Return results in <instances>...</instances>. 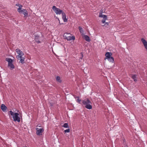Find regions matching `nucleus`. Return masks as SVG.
<instances>
[{
	"label": "nucleus",
	"mask_w": 147,
	"mask_h": 147,
	"mask_svg": "<svg viewBox=\"0 0 147 147\" xmlns=\"http://www.w3.org/2000/svg\"><path fill=\"white\" fill-rule=\"evenodd\" d=\"M83 104L85 106V107L88 109H91L92 108L91 105L92 103L90 101L88 98L83 100L82 101Z\"/></svg>",
	"instance_id": "f257e3e1"
},
{
	"label": "nucleus",
	"mask_w": 147,
	"mask_h": 147,
	"mask_svg": "<svg viewBox=\"0 0 147 147\" xmlns=\"http://www.w3.org/2000/svg\"><path fill=\"white\" fill-rule=\"evenodd\" d=\"M107 19V16L105 17H103L102 20V24H104L106 20Z\"/></svg>",
	"instance_id": "412c9836"
},
{
	"label": "nucleus",
	"mask_w": 147,
	"mask_h": 147,
	"mask_svg": "<svg viewBox=\"0 0 147 147\" xmlns=\"http://www.w3.org/2000/svg\"><path fill=\"white\" fill-rule=\"evenodd\" d=\"M24 58L23 57H22L20 58V63H21L22 64H23L24 63Z\"/></svg>",
	"instance_id": "6ab92c4d"
},
{
	"label": "nucleus",
	"mask_w": 147,
	"mask_h": 147,
	"mask_svg": "<svg viewBox=\"0 0 147 147\" xmlns=\"http://www.w3.org/2000/svg\"><path fill=\"white\" fill-rule=\"evenodd\" d=\"M50 105L51 106H52L53 105L52 104L50 103Z\"/></svg>",
	"instance_id": "473e14b6"
},
{
	"label": "nucleus",
	"mask_w": 147,
	"mask_h": 147,
	"mask_svg": "<svg viewBox=\"0 0 147 147\" xmlns=\"http://www.w3.org/2000/svg\"><path fill=\"white\" fill-rule=\"evenodd\" d=\"M16 52L21 57H22L24 54L19 49H18L16 50Z\"/></svg>",
	"instance_id": "9d476101"
},
{
	"label": "nucleus",
	"mask_w": 147,
	"mask_h": 147,
	"mask_svg": "<svg viewBox=\"0 0 147 147\" xmlns=\"http://www.w3.org/2000/svg\"><path fill=\"white\" fill-rule=\"evenodd\" d=\"M39 36H36L35 38V42L38 43H40L41 42L40 40H38Z\"/></svg>",
	"instance_id": "f3484780"
},
{
	"label": "nucleus",
	"mask_w": 147,
	"mask_h": 147,
	"mask_svg": "<svg viewBox=\"0 0 147 147\" xmlns=\"http://www.w3.org/2000/svg\"><path fill=\"white\" fill-rule=\"evenodd\" d=\"M63 127L65 128H69V126L67 123H65L63 125Z\"/></svg>",
	"instance_id": "b1692460"
},
{
	"label": "nucleus",
	"mask_w": 147,
	"mask_h": 147,
	"mask_svg": "<svg viewBox=\"0 0 147 147\" xmlns=\"http://www.w3.org/2000/svg\"><path fill=\"white\" fill-rule=\"evenodd\" d=\"M137 75L135 74L132 75L131 78L134 80V81L135 82L137 81Z\"/></svg>",
	"instance_id": "2eb2a0df"
},
{
	"label": "nucleus",
	"mask_w": 147,
	"mask_h": 147,
	"mask_svg": "<svg viewBox=\"0 0 147 147\" xmlns=\"http://www.w3.org/2000/svg\"><path fill=\"white\" fill-rule=\"evenodd\" d=\"M84 72L85 73V74H86V72H88V68L87 67H85L84 70Z\"/></svg>",
	"instance_id": "393cba45"
},
{
	"label": "nucleus",
	"mask_w": 147,
	"mask_h": 147,
	"mask_svg": "<svg viewBox=\"0 0 147 147\" xmlns=\"http://www.w3.org/2000/svg\"><path fill=\"white\" fill-rule=\"evenodd\" d=\"M107 16L106 15H103L102 14V11H100L99 13V17H101L102 18H103V17H105Z\"/></svg>",
	"instance_id": "a211bd4d"
},
{
	"label": "nucleus",
	"mask_w": 147,
	"mask_h": 147,
	"mask_svg": "<svg viewBox=\"0 0 147 147\" xmlns=\"http://www.w3.org/2000/svg\"><path fill=\"white\" fill-rule=\"evenodd\" d=\"M22 5H20L19 8L18 9V11L19 12H21V10L22 9Z\"/></svg>",
	"instance_id": "5701e85b"
},
{
	"label": "nucleus",
	"mask_w": 147,
	"mask_h": 147,
	"mask_svg": "<svg viewBox=\"0 0 147 147\" xmlns=\"http://www.w3.org/2000/svg\"><path fill=\"white\" fill-rule=\"evenodd\" d=\"M125 140L124 139L123 140V144H125Z\"/></svg>",
	"instance_id": "c756f323"
},
{
	"label": "nucleus",
	"mask_w": 147,
	"mask_h": 147,
	"mask_svg": "<svg viewBox=\"0 0 147 147\" xmlns=\"http://www.w3.org/2000/svg\"><path fill=\"white\" fill-rule=\"evenodd\" d=\"M141 40L143 45L144 48L147 52V41L143 38H141Z\"/></svg>",
	"instance_id": "423d86ee"
},
{
	"label": "nucleus",
	"mask_w": 147,
	"mask_h": 147,
	"mask_svg": "<svg viewBox=\"0 0 147 147\" xmlns=\"http://www.w3.org/2000/svg\"><path fill=\"white\" fill-rule=\"evenodd\" d=\"M82 36L84 38V39L87 41L89 42L90 41V39L88 36L85 35L84 34L82 35Z\"/></svg>",
	"instance_id": "ddd939ff"
},
{
	"label": "nucleus",
	"mask_w": 147,
	"mask_h": 147,
	"mask_svg": "<svg viewBox=\"0 0 147 147\" xmlns=\"http://www.w3.org/2000/svg\"><path fill=\"white\" fill-rule=\"evenodd\" d=\"M1 109L2 111L4 112H6L7 107L3 104H2L1 105Z\"/></svg>",
	"instance_id": "f8f14e48"
},
{
	"label": "nucleus",
	"mask_w": 147,
	"mask_h": 147,
	"mask_svg": "<svg viewBox=\"0 0 147 147\" xmlns=\"http://www.w3.org/2000/svg\"><path fill=\"white\" fill-rule=\"evenodd\" d=\"M56 80L57 82L59 83H61V80L60 79V78L59 76H57V77Z\"/></svg>",
	"instance_id": "aec40b11"
},
{
	"label": "nucleus",
	"mask_w": 147,
	"mask_h": 147,
	"mask_svg": "<svg viewBox=\"0 0 147 147\" xmlns=\"http://www.w3.org/2000/svg\"><path fill=\"white\" fill-rule=\"evenodd\" d=\"M62 16V18L63 20V21L65 22H66L67 21V18H66V16L65 13L63 12L61 13Z\"/></svg>",
	"instance_id": "1a4fd4ad"
},
{
	"label": "nucleus",
	"mask_w": 147,
	"mask_h": 147,
	"mask_svg": "<svg viewBox=\"0 0 147 147\" xmlns=\"http://www.w3.org/2000/svg\"><path fill=\"white\" fill-rule=\"evenodd\" d=\"M64 132L65 133L69 132H70V129H66L64 130Z\"/></svg>",
	"instance_id": "a878e982"
},
{
	"label": "nucleus",
	"mask_w": 147,
	"mask_h": 147,
	"mask_svg": "<svg viewBox=\"0 0 147 147\" xmlns=\"http://www.w3.org/2000/svg\"><path fill=\"white\" fill-rule=\"evenodd\" d=\"M112 53L111 52H108L105 53V59H107L111 57Z\"/></svg>",
	"instance_id": "9b49d317"
},
{
	"label": "nucleus",
	"mask_w": 147,
	"mask_h": 147,
	"mask_svg": "<svg viewBox=\"0 0 147 147\" xmlns=\"http://www.w3.org/2000/svg\"><path fill=\"white\" fill-rule=\"evenodd\" d=\"M78 28L79 30L80 31V33L82 35H83L84 34V31L83 30L82 28L80 26H79L78 27Z\"/></svg>",
	"instance_id": "dca6fc26"
},
{
	"label": "nucleus",
	"mask_w": 147,
	"mask_h": 147,
	"mask_svg": "<svg viewBox=\"0 0 147 147\" xmlns=\"http://www.w3.org/2000/svg\"><path fill=\"white\" fill-rule=\"evenodd\" d=\"M110 62L113 63L114 62V58L112 57H111L108 59H107Z\"/></svg>",
	"instance_id": "4468645a"
},
{
	"label": "nucleus",
	"mask_w": 147,
	"mask_h": 147,
	"mask_svg": "<svg viewBox=\"0 0 147 147\" xmlns=\"http://www.w3.org/2000/svg\"><path fill=\"white\" fill-rule=\"evenodd\" d=\"M76 98H77V99L76 100L77 102L80 104V102L81 100L79 99V97L78 96H77L75 98L76 99Z\"/></svg>",
	"instance_id": "4be33fe9"
},
{
	"label": "nucleus",
	"mask_w": 147,
	"mask_h": 147,
	"mask_svg": "<svg viewBox=\"0 0 147 147\" xmlns=\"http://www.w3.org/2000/svg\"><path fill=\"white\" fill-rule=\"evenodd\" d=\"M69 34L66 33L65 34V38L67 40H74L75 39V37L74 36H69Z\"/></svg>",
	"instance_id": "39448f33"
},
{
	"label": "nucleus",
	"mask_w": 147,
	"mask_h": 147,
	"mask_svg": "<svg viewBox=\"0 0 147 147\" xmlns=\"http://www.w3.org/2000/svg\"><path fill=\"white\" fill-rule=\"evenodd\" d=\"M19 13H22L24 15L25 17H26L28 14L27 11L26 9H22L21 10V12Z\"/></svg>",
	"instance_id": "6e6552de"
},
{
	"label": "nucleus",
	"mask_w": 147,
	"mask_h": 147,
	"mask_svg": "<svg viewBox=\"0 0 147 147\" xmlns=\"http://www.w3.org/2000/svg\"><path fill=\"white\" fill-rule=\"evenodd\" d=\"M108 24H109L108 22H105L104 25L105 26H107L108 25Z\"/></svg>",
	"instance_id": "cd10ccee"
},
{
	"label": "nucleus",
	"mask_w": 147,
	"mask_h": 147,
	"mask_svg": "<svg viewBox=\"0 0 147 147\" xmlns=\"http://www.w3.org/2000/svg\"><path fill=\"white\" fill-rule=\"evenodd\" d=\"M20 5V4L19 3H18L16 4V5L19 7Z\"/></svg>",
	"instance_id": "c85d7f7f"
},
{
	"label": "nucleus",
	"mask_w": 147,
	"mask_h": 147,
	"mask_svg": "<svg viewBox=\"0 0 147 147\" xmlns=\"http://www.w3.org/2000/svg\"><path fill=\"white\" fill-rule=\"evenodd\" d=\"M81 55H82V57H81V59H82L83 57V54L82 53H81Z\"/></svg>",
	"instance_id": "7c9ffc66"
},
{
	"label": "nucleus",
	"mask_w": 147,
	"mask_h": 147,
	"mask_svg": "<svg viewBox=\"0 0 147 147\" xmlns=\"http://www.w3.org/2000/svg\"><path fill=\"white\" fill-rule=\"evenodd\" d=\"M52 9L55 13L57 15H60L63 11L62 10L60 9L59 8L55 6H53L52 7Z\"/></svg>",
	"instance_id": "20e7f679"
},
{
	"label": "nucleus",
	"mask_w": 147,
	"mask_h": 147,
	"mask_svg": "<svg viewBox=\"0 0 147 147\" xmlns=\"http://www.w3.org/2000/svg\"><path fill=\"white\" fill-rule=\"evenodd\" d=\"M36 134L37 135H40V134L43 132L44 131V129L43 128H40L39 129L38 128H36Z\"/></svg>",
	"instance_id": "0eeeda50"
},
{
	"label": "nucleus",
	"mask_w": 147,
	"mask_h": 147,
	"mask_svg": "<svg viewBox=\"0 0 147 147\" xmlns=\"http://www.w3.org/2000/svg\"><path fill=\"white\" fill-rule=\"evenodd\" d=\"M22 57H21L19 55H18L16 56V58L18 59H19L20 58H21Z\"/></svg>",
	"instance_id": "bb28decb"
},
{
	"label": "nucleus",
	"mask_w": 147,
	"mask_h": 147,
	"mask_svg": "<svg viewBox=\"0 0 147 147\" xmlns=\"http://www.w3.org/2000/svg\"><path fill=\"white\" fill-rule=\"evenodd\" d=\"M6 60L8 62V67L10 69L12 70L13 69L14 67V66L12 63V60L10 58H6Z\"/></svg>",
	"instance_id": "7ed1b4c3"
},
{
	"label": "nucleus",
	"mask_w": 147,
	"mask_h": 147,
	"mask_svg": "<svg viewBox=\"0 0 147 147\" xmlns=\"http://www.w3.org/2000/svg\"><path fill=\"white\" fill-rule=\"evenodd\" d=\"M9 114L11 115L12 116V117L13 119V120L14 121H17L18 122H20V118L18 116L19 114L17 113H14L12 111H9Z\"/></svg>",
	"instance_id": "f03ea898"
},
{
	"label": "nucleus",
	"mask_w": 147,
	"mask_h": 147,
	"mask_svg": "<svg viewBox=\"0 0 147 147\" xmlns=\"http://www.w3.org/2000/svg\"><path fill=\"white\" fill-rule=\"evenodd\" d=\"M124 145H125L124 147H128L125 144H124Z\"/></svg>",
	"instance_id": "2f4dec72"
}]
</instances>
